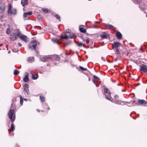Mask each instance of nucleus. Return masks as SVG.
Wrapping results in <instances>:
<instances>
[{"instance_id": "f257e3e1", "label": "nucleus", "mask_w": 147, "mask_h": 147, "mask_svg": "<svg viewBox=\"0 0 147 147\" xmlns=\"http://www.w3.org/2000/svg\"><path fill=\"white\" fill-rule=\"evenodd\" d=\"M15 32L16 33L17 36L19 37V38L25 42H26L28 41V38L27 37L22 34L20 33L18 30H15Z\"/></svg>"}, {"instance_id": "f03ea898", "label": "nucleus", "mask_w": 147, "mask_h": 147, "mask_svg": "<svg viewBox=\"0 0 147 147\" xmlns=\"http://www.w3.org/2000/svg\"><path fill=\"white\" fill-rule=\"evenodd\" d=\"M8 14L9 15L11 14L15 15L16 13V9H13L12 10V7L10 4H8V8L7 10Z\"/></svg>"}, {"instance_id": "7ed1b4c3", "label": "nucleus", "mask_w": 147, "mask_h": 147, "mask_svg": "<svg viewBox=\"0 0 147 147\" xmlns=\"http://www.w3.org/2000/svg\"><path fill=\"white\" fill-rule=\"evenodd\" d=\"M14 111L13 110L10 109L8 114V116L11 121H14L15 118V116L13 114Z\"/></svg>"}, {"instance_id": "20e7f679", "label": "nucleus", "mask_w": 147, "mask_h": 147, "mask_svg": "<svg viewBox=\"0 0 147 147\" xmlns=\"http://www.w3.org/2000/svg\"><path fill=\"white\" fill-rule=\"evenodd\" d=\"M36 44L37 43L36 41H32L30 43L28 47L34 50L35 49Z\"/></svg>"}, {"instance_id": "39448f33", "label": "nucleus", "mask_w": 147, "mask_h": 147, "mask_svg": "<svg viewBox=\"0 0 147 147\" xmlns=\"http://www.w3.org/2000/svg\"><path fill=\"white\" fill-rule=\"evenodd\" d=\"M140 70L145 72L147 71V67L146 66L144 65L140 66Z\"/></svg>"}, {"instance_id": "423d86ee", "label": "nucleus", "mask_w": 147, "mask_h": 147, "mask_svg": "<svg viewBox=\"0 0 147 147\" xmlns=\"http://www.w3.org/2000/svg\"><path fill=\"white\" fill-rule=\"evenodd\" d=\"M93 78L94 79L93 80V81L94 83V84H96V86H98V85L97 84H96V82L99 80V78L95 75H94L93 76Z\"/></svg>"}, {"instance_id": "0eeeda50", "label": "nucleus", "mask_w": 147, "mask_h": 147, "mask_svg": "<svg viewBox=\"0 0 147 147\" xmlns=\"http://www.w3.org/2000/svg\"><path fill=\"white\" fill-rule=\"evenodd\" d=\"M138 103H137L138 105H144L147 103L146 101L143 100H138Z\"/></svg>"}, {"instance_id": "6e6552de", "label": "nucleus", "mask_w": 147, "mask_h": 147, "mask_svg": "<svg viewBox=\"0 0 147 147\" xmlns=\"http://www.w3.org/2000/svg\"><path fill=\"white\" fill-rule=\"evenodd\" d=\"M28 87L29 85L27 84H25L24 86V90L28 94H29Z\"/></svg>"}, {"instance_id": "1a4fd4ad", "label": "nucleus", "mask_w": 147, "mask_h": 147, "mask_svg": "<svg viewBox=\"0 0 147 147\" xmlns=\"http://www.w3.org/2000/svg\"><path fill=\"white\" fill-rule=\"evenodd\" d=\"M10 38L12 40L14 41L16 39L17 37L14 33H12L10 36Z\"/></svg>"}, {"instance_id": "9d476101", "label": "nucleus", "mask_w": 147, "mask_h": 147, "mask_svg": "<svg viewBox=\"0 0 147 147\" xmlns=\"http://www.w3.org/2000/svg\"><path fill=\"white\" fill-rule=\"evenodd\" d=\"M32 14V11H29L27 12H25L24 13L23 16L24 18H26L28 16H30Z\"/></svg>"}, {"instance_id": "9b49d317", "label": "nucleus", "mask_w": 147, "mask_h": 147, "mask_svg": "<svg viewBox=\"0 0 147 147\" xmlns=\"http://www.w3.org/2000/svg\"><path fill=\"white\" fill-rule=\"evenodd\" d=\"M120 45V44L118 42H115L113 44V48H117L118 47H119Z\"/></svg>"}, {"instance_id": "f8f14e48", "label": "nucleus", "mask_w": 147, "mask_h": 147, "mask_svg": "<svg viewBox=\"0 0 147 147\" xmlns=\"http://www.w3.org/2000/svg\"><path fill=\"white\" fill-rule=\"evenodd\" d=\"M49 59V57L47 56H43L41 57V60L42 61H46Z\"/></svg>"}, {"instance_id": "ddd939ff", "label": "nucleus", "mask_w": 147, "mask_h": 147, "mask_svg": "<svg viewBox=\"0 0 147 147\" xmlns=\"http://www.w3.org/2000/svg\"><path fill=\"white\" fill-rule=\"evenodd\" d=\"M5 9V5H3L0 7V13H3Z\"/></svg>"}, {"instance_id": "4468645a", "label": "nucleus", "mask_w": 147, "mask_h": 147, "mask_svg": "<svg viewBox=\"0 0 147 147\" xmlns=\"http://www.w3.org/2000/svg\"><path fill=\"white\" fill-rule=\"evenodd\" d=\"M100 36L101 38H107V34L106 32H104L100 34Z\"/></svg>"}, {"instance_id": "2eb2a0df", "label": "nucleus", "mask_w": 147, "mask_h": 147, "mask_svg": "<svg viewBox=\"0 0 147 147\" xmlns=\"http://www.w3.org/2000/svg\"><path fill=\"white\" fill-rule=\"evenodd\" d=\"M26 75L23 78V80L25 82H27L28 80V74L27 73H26Z\"/></svg>"}, {"instance_id": "dca6fc26", "label": "nucleus", "mask_w": 147, "mask_h": 147, "mask_svg": "<svg viewBox=\"0 0 147 147\" xmlns=\"http://www.w3.org/2000/svg\"><path fill=\"white\" fill-rule=\"evenodd\" d=\"M116 36L117 38L119 39H121L122 38V34L120 32H117L116 33Z\"/></svg>"}, {"instance_id": "f3484780", "label": "nucleus", "mask_w": 147, "mask_h": 147, "mask_svg": "<svg viewBox=\"0 0 147 147\" xmlns=\"http://www.w3.org/2000/svg\"><path fill=\"white\" fill-rule=\"evenodd\" d=\"M27 61L29 62H32L34 61V58L32 57H29L27 59Z\"/></svg>"}, {"instance_id": "a211bd4d", "label": "nucleus", "mask_w": 147, "mask_h": 147, "mask_svg": "<svg viewBox=\"0 0 147 147\" xmlns=\"http://www.w3.org/2000/svg\"><path fill=\"white\" fill-rule=\"evenodd\" d=\"M53 59L55 61H58L60 59V57L59 56L57 55H55L53 57Z\"/></svg>"}, {"instance_id": "6ab92c4d", "label": "nucleus", "mask_w": 147, "mask_h": 147, "mask_svg": "<svg viewBox=\"0 0 147 147\" xmlns=\"http://www.w3.org/2000/svg\"><path fill=\"white\" fill-rule=\"evenodd\" d=\"M38 74H36L35 75H32V78L33 80H36L38 78Z\"/></svg>"}, {"instance_id": "aec40b11", "label": "nucleus", "mask_w": 147, "mask_h": 147, "mask_svg": "<svg viewBox=\"0 0 147 147\" xmlns=\"http://www.w3.org/2000/svg\"><path fill=\"white\" fill-rule=\"evenodd\" d=\"M27 3V0H22L21 1V4L23 6H24Z\"/></svg>"}, {"instance_id": "412c9836", "label": "nucleus", "mask_w": 147, "mask_h": 147, "mask_svg": "<svg viewBox=\"0 0 147 147\" xmlns=\"http://www.w3.org/2000/svg\"><path fill=\"white\" fill-rule=\"evenodd\" d=\"M80 31L83 33H85L86 32V30L83 28L81 27L80 28Z\"/></svg>"}, {"instance_id": "4be33fe9", "label": "nucleus", "mask_w": 147, "mask_h": 147, "mask_svg": "<svg viewBox=\"0 0 147 147\" xmlns=\"http://www.w3.org/2000/svg\"><path fill=\"white\" fill-rule=\"evenodd\" d=\"M69 37L71 38H75L76 37L75 35L73 34H71L69 36Z\"/></svg>"}, {"instance_id": "5701e85b", "label": "nucleus", "mask_w": 147, "mask_h": 147, "mask_svg": "<svg viewBox=\"0 0 147 147\" xmlns=\"http://www.w3.org/2000/svg\"><path fill=\"white\" fill-rule=\"evenodd\" d=\"M61 38L64 39H67L68 38V37L67 35L65 34V35H62L61 36Z\"/></svg>"}, {"instance_id": "b1692460", "label": "nucleus", "mask_w": 147, "mask_h": 147, "mask_svg": "<svg viewBox=\"0 0 147 147\" xmlns=\"http://www.w3.org/2000/svg\"><path fill=\"white\" fill-rule=\"evenodd\" d=\"M52 41H53V42H54V43H57L58 44H59V42H58L59 40H58V39H52Z\"/></svg>"}, {"instance_id": "393cba45", "label": "nucleus", "mask_w": 147, "mask_h": 147, "mask_svg": "<svg viewBox=\"0 0 147 147\" xmlns=\"http://www.w3.org/2000/svg\"><path fill=\"white\" fill-rule=\"evenodd\" d=\"M104 92L105 93L111 94L110 92L109 91L108 89L107 88H105L104 89Z\"/></svg>"}, {"instance_id": "a878e982", "label": "nucleus", "mask_w": 147, "mask_h": 147, "mask_svg": "<svg viewBox=\"0 0 147 147\" xmlns=\"http://www.w3.org/2000/svg\"><path fill=\"white\" fill-rule=\"evenodd\" d=\"M36 17H37V18L38 20H41L42 19V16L40 14H38L36 16Z\"/></svg>"}, {"instance_id": "bb28decb", "label": "nucleus", "mask_w": 147, "mask_h": 147, "mask_svg": "<svg viewBox=\"0 0 147 147\" xmlns=\"http://www.w3.org/2000/svg\"><path fill=\"white\" fill-rule=\"evenodd\" d=\"M40 100H41V102H43L45 100V99L44 97L42 96H40Z\"/></svg>"}, {"instance_id": "cd10ccee", "label": "nucleus", "mask_w": 147, "mask_h": 147, "mask_svg": "<svg viewBox=\"0 0 147 147\" xmlns=\"http://www.w3.org/2000/svg\"><path fill=\"white\" fill-rule=\"evenodd\" d=\"M10 29L9 28H7L6 29V33L7 34L9 35V34L10 33Z\"/></svg>"}, {"instance_id": "c85d7f7f", "label": "nucleus", "mask_w": 147, "mask_h": 147, "mask_svg": "<svg viewBox=\"0 0 147 147\" xmlns=\"http://www.w3.org/2000/svg\"><path fill=\"white\" fill-rule=\"evenodd\" d=\"M19 71L17 69H15L14 71V74L15 75H17L18 74Z\"/></svg>"}, {"instance_id": "c756f323", "label": "nucleus", "mask_w": 147, "mask_h": 147, "mask_svg": "<svg viewBox=\"0 0 147 147\" xmlns=\"http://www.w3.org/2000/svg\"><path fill=\"white\" fill-rule=\"evenodd\" d=\"M42 11H43L44 12H45L46 13H48L49 10H48V9H47L43 8L42 9Z\"/></svg>"}, {"instance_id": "7c9ffc66", "label": "nucleus", "mask_w": 147, "mask_h": 147, "mask_svg": "<svg viewBox=\"0 0 147 147\" xmlns=\"http://www.w3.org/2000/svg\"><path fill=\"white\" fill-rule=\"evenodd\" d=\"M14 125H13V124H12L11 125V127H10V130L11 131H13V130L14 129Z\"/></svg>"}, {"instance_id": "2f4dec72", "label": "nucleus", "mask_w": 147, "mask_h": 147, "mask_svg": "<svg viewBox=\"0 0 147 147\" xmlns=\"http://www.w3.org/2000/svg\"><path fill=\"white\" fill-rule=\"evenodd\" d=\"M78 45L79 47H81L82 45H84V44L82 42H79L78 43Z\"/></svg>"}, {"instance_id": "473e14b6", "label": "nucleus", "mask_w": 147, "mask_h": 147, "mask_svg": "<svg viewBox=\"0 0 147 147\" xmlns=\"http://www.w3.org/2000/svg\"><path fill=\"white\" fill-rule=\"evenodd\" d=\"M55 17L58 20L60 21V16L58 14H57L55 15Z\"/></svg>"}, {"instance_id": "72a5a7b5", "label": "nucleus", "mask_w": 147, "mask_h": 147, "mask_svg": "<svg viewBox=\"0 0 147 147\" xmlns=\"http://www.w3.org/2000/svg\"><path fill=\"white\" fill-rule=\"evenodd\" d=\"M80 68L83 71H86L87 70V69L84 68L81 66H80Z\"/></svg>"}, {"instance_id": "f704fd0d", "label": "nucleus", "mask_w": 147, "mask_h": 147, "mask_svg": "<svg viewBox=\"0 0 147 147\" xmlns=\"http://www.w3.org/2000/svg\"><path fill=\"white\" fill-rule=\"evenodd\" d=\"M71 30L69 29H67L65 32V34H67V33H69L70 32Z\"/></svg>"}, {"instance_id": "c9c22d12", "label": "nucleus", "mask_w": 147, "mask_h": 147, "mask_svg": "<svg viewBox=\"0 0 147 147\" xmlns=\"http://www.w3.org/2000/svg\"><path fill=\"white\" fill-rule=\"evenodd\" d=\"M20 103L21 104H22L23 102V100L22 99V96H21L20 97Z\"/></svg>"}, {"instance_id": "e433bc0d", "label": "nucleus", "mask_w": 147, "mask_h": 147, "mask_svg": "<svg viewBox=\"0 0 147 147\" xmlns=\"http://www.w3.org/2000/svg\"><path fill=\"white\" fill-rule=\"evenodd\" d=\"M107 26L109 28H111L113 27V26L111 25L108 24L107 25Z\"/></svg>"}, {"instance_id": "4c0bfd02", "label": "nucleus", "mask_w": 147, "mask_h": 147, "mask_svg": "<svg viewBox=\"0 0 147 147\" xmlns=\"http://www.w3.org/2000/svg\"><path fill=\"white\" fill-rule=\"evenodd\" d=\"M105 98H106L107 99H108V100H109L111 101V102H113V101H111V100L110 99V98L108 97L107 95H105Z\"/></svg>"}, {"instance_id": "58836bf2", "label": "nucleus", "mask_w": 147, "mask_h": 147, "mask_svg": "<svg viewBox=\"0 0 147 147\" xmlns=\"http://www.w3.org/2000/svg\"><path fill=\"white\" fill-rule=\"evenodd\" d=\"M116 52L118 54L120 53V52L118 49H116Z\"/></svg>"}, {"instance_id": "ea45409f", "label": "nucleus", "mask_w": 147, "mask_h": 147, "mask_svg": "<svg viewBox=\"0 0 147 147\" xmlns=\"http://www.w3.org/2000/svg\"><path fill=\"white\" fill-rule=\"evenodd\" d=\"M114 103H116V104H120L121 105H122V103H123V102H120V103H119L118 102H117V101H116V102H114Z\"/></svg>"}, {"instance_id": "a19ab883", "label": "nucleus", "mask_w": 147, "mask_h": 147, "mask_svg": "<svg viewBox=\"0 0 147 147\" xmlns=\"http://www.w3.org/2000/svg\"><path fill=\"white\" fill-rule=\"evenodd\" d=\"M89 42V39H87L86 40V42L87 43H88Z\"/></svg>"}, {"instance_id": "79ce46f5", "label": "nucleus", "mask_w": 147, "mask_h": 147, "mask_svg": "<svg viewBox=\"0 0 147 147\" xmlns=\"http://www.w3.org/2000/svg\"><path fill=\"white\" fill-rule=\"evenodd\" d=\"M18 45L19 46V47H21L22 46V45L20 43V42H18Z\"/></svg>"}, {"instance_id": "37998d69", "label": "nucleus", "mask_w": 147, "mask_h": 147, "mask_svg": "<svg viewBox=\"0 0 147 147\" xmlns=\"http://www.w3.org/2000/svg\"><path fill=\"white\" fill-rule=\"evenodd\" d=\"M115 98H118V95H116L115 96Z\"/></svg>"}, {"instance_id": "c03bdc74", "label": "nucleus", "mask_w": 147, "mask_h": 147, "mask_svg": "<svg viewBox=\"0 0 147 147\" xmlns=\"http://www.w3.org/2000/svg\"><path fill=\"white\" fill-rule=\"evenodd\" d=\"M102 59L103 60H105V59L103 57H102Z\"/></svg>"}, {"instance_id": "a18cd8bd", "label": "nucleus", "mask_w": 147, "mask_h": 147, "mask_svg": "<svg viewBox=\"0 0 147 147\" xmlns=\"http://www.w3.org/2000/svg\"><path fill=\"white\" fill-rule=\"evenodd\" d=\"M24 100H25V101H26V98H24Z\"/></svg>"}, {"instance_id": "49530a36", "label": "nucleus", "mask_w": 147, "mask_h": 147, "mask_svg": "<svg viewBox=\"0 0 147 147\" xmlns=\"http://www.w3.org/2000/svg\"><path fill=\"white\" fill-rule=\"evenodd\" d=\"M10 53V51H9V52H8V53Z\"/></svg>"}, {"instance_id": "de8ad7c7", "label": "nucleus", "mask_w": 147, "mask_h": 147, "mask_svg": "<svg viewBox=\"0 0 147 147\" xmlns=\"http://www.w3.org/2000/svg\"><path fill=\"white\" fill-rule=\"evenodd\" d=\"M37 111L38 112H39L38 109H37Z\"/></svg>"}, {"instance_id": "09e8293b", "label": "nucleus", "mask_w": 147, "mask_h": 147, "mask_svg": "<svg viewBox=\"0 0 147 147\" xmlns=\"http://www.w3.org/2000/svg\"><path fill=\"white\" fill-rule=\"evenodd\" d=\"M146 17H147V14H146Z\"/></svg>"}, {"instance_id": "8fccbe9b", "label": "nucleus", "mask_w": 147, "mask_h": 147, "mask_svg": "<svg viewBox=\"0 0 147 147\" xmlns=\"http://www.w3.org/2000/svg\"><path fill=\"white\" fill-rule=\"evenodd\" d=\"M89 81H90V79H89Z\"/></svg>"}, {"instance_id": "3c124183", "label": "nucleus", "mask_w": 147, "mask_h": 147, "mask_svg": "<svg viewBox=\"0 0 147 147\" xmlns=\"http://www.w3.org/2000/svg\"><path fill=\"white\" fill-rule=\"evenodd\" d=\"M117 59H116V60H115V61H117Z\"/></svg>"}, {"instance_id": "603ef678", "label": "nucleus", "mask_w": 147, "mask_h": 147, "mask_svg": "<svg viewBox=\"0 0 147 147\" xmlns=\"http://www.w3.org/2000/svg\"><path fill=\"white\" fill-rule=\"evenodd\" d=\"M49 109V107H48V109Z\"/></svg>"}]
</instances>
